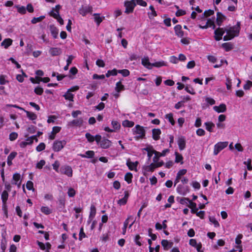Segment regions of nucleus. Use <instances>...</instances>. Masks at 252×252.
Masks as SVG:
<instances>
[{"label": "nucleus", "instance_id": "nucleus-39", "mask_svg": "<svg viewBox=\"0 0 252 252\" xmlns=\"http://www.w3.org/2000/svg\"><path fill=\"white\" fill-rule=\"evenodd\" d=\"M14 7L17 9V11L19 13L25 14L26 13V8L25 6L16 5Z\"/></svg>", "mask_w": 252, "mask_h": 252}, {"label": "nucleus", "instance_id": "nucleus-57", "mask_svg": "<svg viewBox=\"0 0 252 252\" xmlns=\"http://www.w3.org/2000/svg\"><path fill=\"white\" fill-rule=\"evenodd\" d=\"M26 187H27V189L29 190H34V189L33 188V184L31 181H28L27 182V184H26Z\"/></svg>", "mask_w": 252, "mask_h": 252}, {"label": "nucleus", "instance_id": "nucleus-52", "mask_svg": "<svg viewBox=\"0 0 252 252\" xmlns=\"http://www.w3.org/2000/svg\"><path fill=\"white\" fill-rule=\"evenodd\" d=\"M85 137L89 142H93L94 141V137L91 135L90 133H86Z\"/></svg>", "mask_w": 252, "mask_h": 252}, {"label": "nucleus", "instance_id": "nucleus-38", "mask_svg": "<svg viewBox=\"0 0 252 252\" xmlns=\"http://www.w3.org/2000/svg\"><path fill=\"white\" fill-rule=\"evenodd\" d=\"M165 118L168 120L170 123L172 125H174L175 121L173 119V115L172 113L167 114L165 116Z\"/></svg>", "mask_w": 252, "mask_h": 252}, {"label": "nucleus", "instance_id": "nucleus-1", "mask_svg": "<svg viewBox=\"0 0 252 252\" xmlns=\"http://www.w3.org/2000/svg\"><path fill=\"white\" fill-rule=\"evenodd\" d=\"M124 5L126 7L125 12L126 14L132 13L134 7L136 6L135 0H131L130 1H126L125 2Z\"/></svg>", "mask_w": 252, "mask_h": 252}, {"label": "nucleus", "instance_id": "nucleus-60", "mask_svg": "<svg viewBox=\"0 0 252 252\" xmlns=\"http://www.w3.org/2000/svg\"><path fill=\"white\" fill-rule=\"evenodd\" d=\"M5 76L4 75H0V84L1 85H5L6 83H8V81L5 80Z\"/></svg>", "mask_w": 252, "mask_h": 252}, {"label": "nucleus", "instance_id": "nucleus-37", "mask_svg": "<svg viewBox=\"0 0 252 252\" xmlns=\"http://www.w3.org/2000/svg\"><path fill=\"white\" fill-rule=\"evenodd\" d=\"M122 125L124 127H131L134 125V123L132 121L126 120L123 122Z\"/></svg>", "mask_w": 252, "mask_h": 252}, {"label": "nucleus", "instance_id": "nucleus-54", "mask_svg": "<svg viewBox=\"0 0 252 252\" xmlns=\"http://www.w3.org/2000/svg\"><path fill=\"white\" fill-rule=\"evenodd\" d=\"M179 199H180L179 202L181 204H187L189 203L188 201H189V199L188 198L184 197V198H179V197H177V200H179Z\"/></svg>", "mask_w": 252, "mask_h": 252}, {"label": "nucleus", "instance_id": "nucleus-15", "mask_svg": "<svg viewBox=\"0 0 252 252\" xmlns=\"http://www.w3.org/2000/svg\"><path fill=\"white\" fill-rule=\"evenodd\" d=\"M214 110L218 113H223L226 111V106L225 104H220L219 106H215L213 107Z\"/></svg>", "mask_w": 252, "mask_h": 252}, {"label": "nucleus", "instance_id": "nucleus-40", "mask_svg": "<svg viewBox=\"0 0 252 252\" xmlns=\"http://www.w3.org/2000/svg\"><path fill=\"white\" fill-rule=\"evenodd\" d=\"M65 99L71 101H73L74 95L70 93L68 91L63 95Z\"/></svg>", "mask_w": 252, "mask_h": 252}, {"label": "nucleus", "instance_id": "nucleus-61", "mask_svg": "<svg viewBox=\"0 0 252 252\" xmlns=\"http://www.w3.org/2000/svg\"><path fill=\"white\" fill-rule=\"evenodd\" d=\"M252 87V81H248L246 83V84H245L244 85V89L245 90H250V88Z\"/></svg>", "mask_w": 252, "mask_h": 252}, {"label": "nucleus", "instance_id": "nucleus-29", "mask_svg": "<svg viewBox=\"0 0 252 252\" xmlns=\"http://www.w3.org/2000/svg\"><path fill=\"white\" fill-rule=\"evenodd\" d=\"M94 155V153L93 151H88L86 152L85 154H80V156L82 158H92Z\"/></svg>", "mask_w": 252, "mask_h": 252}, {"label": "nucleus", "instance_id": "nucleus-63", "mask_svg": "<svg viewBox=\"0 0 252 252\" xmlns=\"http://www.w3.org/2000/svg\"><path fill=\"white\" fill-rule=\"evenodd\" d=\"M45 160L43 159H42V160H40V161L38 162L36 164V167L38 169H42L43 166L45 165Z\"/></svg>", "mask_w": 252, "mask_h": 252}, {"label": "nucleus", "instance_id": "nucleus-14", "mask_svg": "<svg viewBox=\"0 0 252 252\" xmlns=\"http://www.w3.org/2000/svg\"><path fill=\"white\" fill-rule=\"evenodd\" d=\"M138 164V161H135V162H132L130 161V158H128L126 161V165L128 166V168L130 170H135L136 171V166Z\"/></svg>", "mask_w": 252, "mask_h": 252}, {"label": "nucleus", "instance_id": "nucleus-7", "mask_svg": "<svg viewBox=\"0 0 252 252\" xmlns=\"http://www.w3.org/2000/svg\"><path fill=\"white\" fill-rule=\"evenodd\" d=\"M177 191L181 195H185L189 192V189L187 186H183L181 185H179L177 188Z\"/></svg>", "mask_w": 252, "mask_h": 252}, {"label": "nucleus", "instance_id": "nucleus-45", "mask_svg": "<svg viewBox=\"0 0 252 252\" xmlns=\"http://www.w3.org/2000/svg\"><path fill=\"white\" fill-rule=\"evenodd\" d=\"M165 65H166V64L164 61L157 62L154 63H152V68L153 67H156L158 68Z\"/></svg>", "mask_w": 252, "mask_h": 252}, {"label": "nucleus", "instance_id": "nucleus-5", "mask_svg": "<svg viewBox=\"0 0 252 252\" xmlns=\"http://www.w3.org/2000/svg\"><path fill=\"white\" fill-rule=\"evenodd\" d=\"M66 144V141L64 140L63 141H55L53 145V150L55 152H59L61 151Z\"/></svg>", "mask_w": 252, "mask_h": 252}, {"label": "nucleus", "instance_id": "nucleus-33", "mask_svg": "<svg viewBox=\"0 0 252 252\" xmlns=\"http://www.w3.org/2000/svg\"><path fill=\"white\" fill-rule=\"evenodd\" d=\"M206 129L209 132L213 131V128L215 127V125L212 122H206L205 123Z\"/></svg>", "mask_w": 252, "mask_h": 252}, {"label": "nucleus", "instance_id": "nucleus-62", "mask_svg": "<svg viewBox=\"0 0 252 252\" xmlns=\"http://www.w3.org/2000/svg\"><path fill=\"white\" fill-rule=\"evenodd\" d=\"M111 124L115 129H118L120 128V124L116 121H112Z\"/></svg>", "mask_w": 252, "mask_h": 252}, {"label": "nucleus", "instance_id": "nucleus-20", "mask_svg": "<svg viewBox=\"0 0 252 252\" xmlns=\"http://www.w3.org/2000/svg\"><path fill=\"white\" fill-rule=\"evenodd\" d=\"M225 17L221 13L218 12L217 14V24L220 26H221L222 22L225 19Z\"/></svg>", "mask_w": 252, "mask_h": 252}, {"label": "nucleus", "instance_id": "nucleus-2", "mask_svg": "<svg viewBox=\"0 0 252 252\" xmlns=\"http://www.w3.org/2000/svg\"><path fill=\"white\" fill-rule=\"evenodd\" d=\"M237 27L234 26L228 29H225L226 33L229 36L234 35V37L238 36L240 32V25L239 23H237Z\"/></svg>", "mask_w": 252, "mask_h": 252}, {"label": "nucleus", "instance_id": "nucleus-48", "mask_svg": "<svg viewBox=\"0 0 252 252\" xmlns=\"http://www.w3.org/2000/svg\"><path fill=\"white\" fill-rule=\"evenodd\" d=\"M118 73L122 74L124 77H126L128 76L130 73L129 71L126 69L118 70Z\"/></svg>", "mask_w": 252, "mask_h": 252}, {"label": "nucleus", "instance_id": "nucleus-47", "mask_svg": "<svg viewBox=\"0 0 252 252\" xmlns=\"http://www.w3.org/2000/svg\"><path fill=\"white\" fill-rule=\"evenodd\" d=\"M41 211L45 215H49L52 213L51 210L48 207L45 206L41 207Z\"/></svg>", "mask_w": 252, "mask_h": 252}, {"label": "nucleus", "instance_id": "nucleus-46", "mask_svg": "<svg viewBox=\"0 0 252 252\" xmlns=\"http://www.w3.org/2000/svg\"><path fill=\"white\" fill-rule=\"evenodd\" d=\"M45 18V16H40V17H37V18H35V17H34L31 21V22L32 24H36L38 22H39L40 21H41L43 19H44Z\"/></svg>", "mask_w": 252, "mask_h": 252}, {"label": "nucleus", "instance_id": "nucleus-3", "mask_svg": "<svg viewBox=\"0 0 252 252\" xmlns=\"http://www.w3.org/2000/svg\"><path fill=\"white\" fill-rule=\"evenodd\" d=\"M133 129L134 133L138 135V136L135 137L136 139H138L139 138H143L145 136V130L143 126H141L140 125H137L135 126Z\"/></svg>", "mask_w": 252, "mask_h": 252}, {"label": "nucleus", "instance_id": "nucleus-8", "mask_svg": "<svg viewBox=\"0 0 252 252\" xmlns=\"http://www.w3.org/2000/svg\"><path fill=\"white\" fill-rule=\"evenodd\" d=\"M93 11V8L90 6H82L79 9V13L83 16H85L88 13H91Z\"/></svg>", "mask_w": 252, "mask_h": 252}, {"label": "nucleus", "instance_id": "nucleus-42", "mask_svg": "<svg viewBox=\"0 0 252 252\" xmlns=\"http://www.w3.org/2000/svg\"><path fill=\"white\" fill-rule=\"evenodd\" d=\"M175 156H176V158H175V162L176 163H179V162H180L181 164H183V156H182V155L179 154L178 152H175Z\"/></svg>", "mask_w": 252, "mask_h": 252}, {"label": "nucleus", "instance_id": "nucleus-58", "mask_svg": "<svg viewBox=\"0 0 252 252\" xmlns=\"http://www.w3.org/2000/svg\"><path fill=\"white\" fill-rule=\"evenodd\" d=\"M79 235V240L80 241H81L83 238L86 237V235L84 232V229L82 227L80 228Z\"/></svg>", "mask_w": 252, "mask_h": 252}, {"label": "nucleus", "instance_id": "nucleus-36", "mask_svg": "<svg viewBox=\"0 0 252 252\" xmlns=\"http://www.w3.org/2000/svg\"><path fill=\"white\" fill-rule=\"evenodd\" d=\"M124 89L125 87L122 84L121 81H120L116 83L115 90L117 92L119 93L121 91L124 90Z\"/></svg>", "mask_w": 252, "mask_h": 252}, {"label": "nucleus", "instance_id": "nucleus-25", "mask_svg": "<svg viewBox=\"0 0 252 252\" xmlns=\"http://www.w3.org/2000/svg\"><path fill=\"white\" fill-rule=\"evenodd\" d=\"M12 40L10 38H6L1 43V46H3L4 48H8L12 44Z\"/></svg>", "mask_w": 252, "mask_h": 252}, {"label": "nucleus", "instance_id": "nucleus-28", "mask_svg": "<svg viewBox=\"0 0 252 252\" xmlns=\"http://www.w3.org/2000/svg\"><path fill=\"white\" fill-rule=\"evenodd\" d=\"M149 8L151 10V12H148V15L149 16V18L150 19H152L154 17L157 15V12L155 11V8L153 5H150Z\"/></svg>", "mask_w": 252, "mask_h": 252}, {"label": "nucleus", "instance_id": "nucleus-12", "mask_svg": "<svg viewBox=\"0 0 252 252\" xmlns=\"http://www.w3.org/2000/svg\"><path fill=\"white\" fill-rule=\"evenodd\" d=\"M162 246L165 251L168 250L170 248H172L173 246V242H169L167 240H162L161 242Z\"/></svg>", "mask_w": 252, "mask_h": 252}, {"label": "nucleus", "instance_id": "nucleus-50", "mask_svg": "<svg viewBox=\"0 0 252 252\" xmlns=\"http://www.w3.org/2000/svg\"><path fill=\"white\" fill-rule=\"evenodd\" d=\"M1 249L2 251H5L6 249V238L3 236L1 241Z\"/></svg>", "mask_w": 252, "mask_h": 252}, {"label": "nucleus", "instance_id": "nucleus-13", "mask_svg": "<svg viewBox=\"0 0 252 252\" xmlns=\"http://www.w3.org/2000/svg\"><path fill=\"white\" fill-rule=\"evenodd\" d=\"M177 142L179 149L181 151L183 150L186 147V140L185 137L184 136L179 137Z\"/></svg>", "mask_w": 252, "mask_h": 252}, {"label": "nucleus", "instance_id": "nucleus-9", "mask_svg": "<svg viewBox=\"0 0 252 252\" xmlns=\"http://www.w3.org/2000/svg\"><path fill=\"white\" fill-rule=\"evenodd\" d=\"M60 172L61 173L66 175L68 177H71L72 176V168L69 166L65 165L61 167Z\"/></svg>", "mask_w": 252, "mask_h": 252}, {"label": "nucleus", "instance_id": "nucleus-43", "mask_svg": "<svg viewBox=\"0 0 252 252\" xmlns=\"http://www.w3.org/2000/svg\"><path fill=\"white\" fill-rule=\"evenodd\" d=\"M133 177L132 173L127 172L125 176V180L127 182L128 184H130L132 182V178Z\"/></svg>", "mask_w": 252, "mask_h": 252}, {"label": "nucleus", "instance_id": "nucleus-4", "mask_svg": "<svg viewBox=\"0 0 252 252\" xmlns=\"http://www.w3.org/2000/svg\"><path fill=\"white\" fill-rule=\"evenodd\" d=\"M228 145L227 142H220L214 146V155H217L221 150Z\"/></svg>", "mask_w": 252, "mask_h": 252}, {"label": "nucleus", "instance_id": "nucleus-27", "mask_svg": "<svg viewBox=\"0 0 252 252\" xmlns=\"http://www.w3.org/2000/svg\"><path fill=\"white\" fill-rule=\"evenodd\" d=\"M133 220L132 216H129L125 221V222L124 223V227L123 228V232H122L123 235H125L126 233V228H127V225L129 223V220Z\"/></svg>", "mask_w": 252, "mask_h": 252}, {"label": "nucleus", "instance_id": "nucleus-11", "mask_svg": "<svg viewBox=\"0 0 252 252\" xmlns=\"http://www.w3.org/2000/svg\"><path fill=\"white\" fill-rule=\"evenodd\" d=\"M49 52L52 56H56L61 54L62 52L60 48L52 47L50 49Z\"/></svg>", "mask_w": 252, "mask_h": 252}, {"label": "nucleus", "instance_id": "nucleus-53", "mask_svg": "<svg viewBox=\"0 0 252 252\" xmlns=\"http://www.w3.org/2000/svg\"><path fill=\"white\" fill-rule=\"evenodd\" d=\"M206 24L208 25V27H212L213 29H215L216 28V26L214 24V21L211 19H209L207 20Z\"/></svg>", "mask_w": 252, "mask_h": 252}, {"label": "nucleus", "instance_id": "nucleus-6", "mask_svg": "<svg viewBox=\"0 0 252 252\" xmlns=\"http://www.w3.org/2000/svg\"><path fill=\"white\" fill-rule=\"evenodd\" d=\"M225 32H226L225 29L220 28L217 29L214 32V37L215 40L216 41H220L221 39V36L223 35Z\"/></svg>", "mask_w": 252, "mask_h": 252}, {"label": "nucleus", "instance_id": "nucleus-32", "mask_svg": "<svg viewBox=\"0 0 252 252\" xmlns=\"http://www.w3.org/2000/svg\"><path fill=\"white\" fill-rule=\"evenodd\" d=\"M155 164L151 163L149 165L145 166L143 167L144 170L146 172H153L156 168Z\"/></svg>", "mask_w": 252, "mask_h": 252}, {"label": "nucleus", "instance_id": "nucleus-26", "mask_svg": "<svg viewBox=\"0 0 252 252\" xmlns=\"http://www.w3.org/2000/svg\"><path fill=\"white\" fill-rule=\"evenodd\" d=\"M221 47L223 48L226 51L228 52L233 48V45L231 42H226L222 43Z\"/></svg>", "mask_w": 252, "mask_h": 252}, {"label": "nucleus", "instance_id": "nucleus-51", "mask_svg": "<svg viewBox=\"0 0 252 252\" xmlns=\"http://www.w3.org/2000/svg\"><path fill=\"white\" fill-rule=\"evenodd\" d=\"M34 92L37 95H41L43 92V89L40 87H37L34 90Z\"/></svg>", "mask_w": 252, "mask_h": 252}, {"label": "nucleus", "instance_id": "nucleus-30", "mask_svg": "<svg viewBox=\"0 0 252 252\" xmlns=\"http://www.w3.org/2000/svg\"><path fill=\"white\" fill-rule=\"evenodd\" d=\"M94 21L97 23V26H99V24L101 23L102 21V20L104 19V17H100L99 14L98 13H94Z\"/></svg>", "mask_w": 252, "mask_h": 252}, {"label": "nucleus", "instance_id": "nucleus-44", "mask_svg": "<svg viewBox=\"0 0 252 252\" xmlns=\"http://www.w3.org/2000/svg\"><path fill=\"white\" fill-rule=\"evenodd\" d=\"M118 73V70L113 69V70H109L107 71L106 73V77H109L110 76H116Z\"/></svg>", "mask_w": 252, "mask_h": 252}, {"label": "nucleus", "instance_id": "nucleus-23", "mask_svg": "<svg viewBox=\"0 0 252 252\" xmlns=\"http://www.w3.org/2000/svg\"><path fill=\"white\" fill-rule=\"evenodd\" d=\"M21 178V175L18 173H14L13 175L12 179L14 181L12 183L13 185H17L19 187L21 185V182H19V183H18V182L20 180Z\"/></svg>", "mask_w": 252, "mask_h": 252}, {"label": "nucleus", "instance_id": "nucleus-22", "mask_svg": "<svg viewBox=\"0 0 252 252\" xmlns=\"http://www.w3.org/2000/svg\"><path fill=\"white\" fill-rule=\"evenodd\" d=\"M111 141L106 139H103L101 143L100 144V147L103 149H107L111 146Z\"/></svg>", "mask_w": 252, "mask_h": 252}, {"label": "nucleus", "instance_id": "nucleus-41", "mask_svg": "<svg viewBox=\"0 0 252 252\" xmlns=\"http://www.w3.org/2000/svg\"><path fill=\"white\" fill-rule=\"evenodd\" d=\"M214 14V11L213 10L209 9L208 10H205L203 14H202V16L201 18H206L209 16H210Z\"/></svg>", "mask_w": 252, "mask_h": 252}, {"label": "nucleus", "instance_id": "nucleus-24", "mask_svg": "<svg viewBox=\"0 0 252 252\" xmlns=\"http://www.w3.org/2000/svg\"><path fill=\"white\" fill-rule=\"evenodd\" d=\"M61 129V127L59 126H54L52 129L51 134L49 136V139L53 140L55 138V135L56 133L60 132Z\"/></svg>", "mask_w": 252, "mask_h": 252}, {"label": "nucleus", "instance_id": "nucleus-59", "mask_svg": "<svg viewBox=\"0 0 252 252\" xmlns=\"http://www.w3.org/2000/svg\"><path fill=\"white\" fill-rule=\"evenodd\" d=\"M76 191L75 190L72 188H70L67 192L68 195L70 197H74L75 195Z\"/></svg>", "mask_w": 252, "mask_h": 252}, {"label": "nucleus", "instance_id": "nucleus-56", "mask_svg": "<svg viewBox=\"0 0 252 252\" xmlns=\"http://www.w3.org/2000/svg\"><path fill=\"white\" fill-rule=\"evenodd\" d=\"M18 137V133L15 132H13L9 134V140L10 141H14Z\"/></svg>", "mask_w": 252, "mask_h": 252}, {"label": "nucleus", "instance_id": "nucleus-18", "mask_svg": "<svg viewBox=\"0 0 252 252\" xmlns=\"http://www.w3.org/2000/svg\"><path fill=\"white\" fill-rule=\"evenodd\" d=\"M124 193V197L118 201V204H119L120 205H124L127 202V199L129 196V193L127 191H125Z\"/></svg>", "mask_w": 252, "mask_h": 252}, {"label": "nucleus", "instance_id": "nucleus-35", "mask_svg": "<svg viewBox=\"0 0 252 252\" xmlns=\"http://www.w3.org/2000/svg\"><path fill=\"white\" fill-rule=\"evenodd\" d=\"M96 213V209L94 205H92L90 208V213L89 215V219L90 221L94 218Z\"/></svg>", "mask_w": 252, "mask_h": 252}, {"label": "nucleus", "instance_id": "nucleus-10", "mask_svg": "<svg viewBox=\"0 0 252 252\" xmlns=\"http://www.w3.org/2000/svg\"><path fill=\"white\" fill-rule=\"evenodd\" d=\"M83 123V119L82 118H79L68 122V126H76L80 127L82 125Z\"/></svg>", "mask_w": 252, "mask_h": 252}, {"label": "nucleus", "instance_id": "nucleus-49", "mask_svg": "<svg viewBox=\"0 0 252 252\" xmlns=\"http://www.w3.org/2000/svg\"><path fill=\"white\" fill-rule=\"evenodd\" d=\"M210 221L212 222L214 226L216 227L220 226V224L218 222V221L216 220L215 218L214 217H209V218Z\"/></svg>", "mask_w": 252, "mask_h": 252}, {"label": "nucleus", "instance_id": "nucleus-55", "mask_svg": "<svg viewBox=\"0 0 252 252\" xmlns=\"http://www.w3.org/2000/svg\"><path fill=\"white\" fill-rule=\"evenodd\" d=\"M45 148V144L42 142L40 143L36 148V150L37 152H41L44 150Z\"/></svg>", "mask_w": 252, "mask_h": 252}, {"label": "nucleus", "instance_id": "nucleus-19", "mask_svg": "<svg viewBox=\"0 0 252 252\" xmlns=\"http://www.w3.org/2000/svg\"><path fill=\"white\" fill-rule=\"evenodd\" d=\"M161 130L158 128H154L152 130V137L155 140H158L160 138Z\"/></svg>", "mask_w": 252, "mask_h": 252}, {"label": "nucleus", "instance_id": "nucleus-34", "mask_svg": "<svg viewBox=\"0 0 252 252\" xmlns=\"http://www.w3.org/2000/svg\"><path fill=\"white\" fill-rule=\"evenodd\" d=\"M27 114V117H28L31 120H34L36 119L37 116L33 112H29L28 111L24 110Z\"/></svg>", "mask_w": 252, "mask_h": 252}, {"label": "nucleus", "instance_id": "nucleus-31", "mask_svg": "<svg viewBox=\"0 0 252 252\" xmlns=\"http://www.w3.org/2000/svg\"><path fill=\"white\" fill-rule=\"evenodd\" d=\"M8 193L7 191L4 190L2 192L1 195V198L2 200V204L6 203V201L8 199Z\"/></svg>", "mask_w": 252, "mask_h": 252}, {"label": "nucleus", "instance_id": "nucleus-64", "mask_svg": "<svg viewBox=\"0 0 252 252\" xmlns=\"http://www.w3.org/2000/svg\"><path fill=\"white\" fill-rule=\"evenodd\" d=\"M96 64L99 67H103L105 66V63L104 61L100 59H98L96 60Z\"/></svg>", "mask_w": 252, "mask_h": 252}, {"label": "nucleus", "instance_id": "nucleus-21", "mask_svg": "<svg viewBox=\"0 0 252 252\" xmlns=\"http://www.w3.org/2000/svg\"><path fill=\"white\" fill-rule=\"evenodd\" d=\"M50 31L54 38H57L58 35L59 30L53 25L50 26Z\"/></svg>", "mask_w": 252, "mask_h": 252}, {"label": "nucleus", "instance_id": "nucleus-17", "mask_svg": "<svg viewBox=\"0 0 252 252\" xmlns=\"http://www.w3.org/2000/svg\"><path fill=\"white\" fill-rule=\"evenodd\" d=\"M142 64L147 68L150 69H152V63L149 62L148 57H144L142 59Z\"/></svg>", "mask_w": 252, "mask_h": 252}, {"label": "nucleus", "instance_id": "nucleus-16", "mask_svg": "<svg viewBox=\"0 0 252 252\" xmlns=\"http://www.w3.org/2000/svg\"><path fill=\"white\" fill-rule=\"evenodd\" d=\"M174 30L175 34L178 37H181L184 35V32L182 30V26L180 25H177L175 26Z\"/></svg>", "mask_w": 252, "mask_h": 252}]
</instances>
